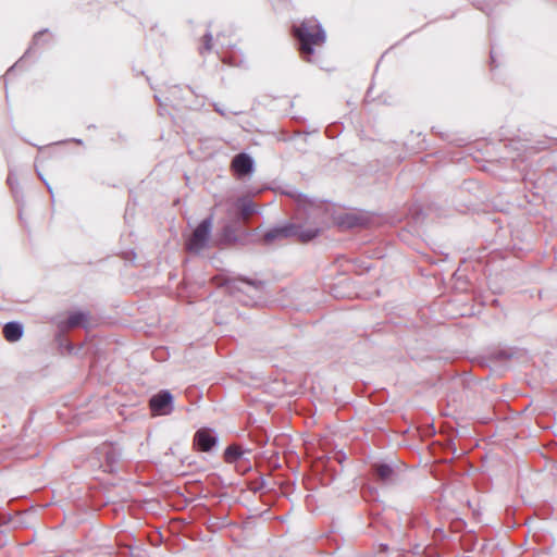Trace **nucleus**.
Masks as SVG:
<instances>
[{"instance_id":"nucleus-15","label":"nucleus","mask_w":557,"mask_h":557,"mask_svg":"<svg viewBox=\"0 0 557 557\" xmlns=\"http://www.w3.org/2000/svg\"><path fill=\"white\" fill-rule=\"evenodd\" d=\"M42 35V33H38L35 37H34V45H37L38 41H39V38L40 36Z\"/></svg>"},{"instance_id":"nucleus-9","label":"nucleus","mask_w":557,"mask_h":557,"mask_svg":"<svg viewBox=\"0 0 557 557\" xmlns=\"http://www.w3.org/2000/svg\"><path fill=\"white\" fill-rule=\"evenodd\" d=\"M215 283L218 286H225L226 290L230 293H234L236 289H239L237 286L238 284L255 285L252 282L249 281L230 277H216Z\"/></svg>"},{"instance_id":"nucleus-7","label":"nucleus","mask_w":557,"mask_h":557,"mask_svg":"<svg viewBox=\"0 0 557 557\" xmlns=\"http://www.w3.org/2000/svg\"><path fill=\"white\" fill-rule=\"evenodd\" d=\"M3 335L8 342H17L23 336V325L18 322H9L3 327Z\"/></svg>"},{"instance_id":"nucleus-3","label":"nucleus","mask_w":557,"mask_h":557,"mask_svg":"<svg viewBox=\"0 0 557 557\" xmlns=\"http://www.w3.org/2000/svg\"><path fill=\"white\" fill-rule=\"evenodd\" d=\"M212 228V216L205 219L193 232L186 243L187 250L198 253L203 250L209 242Z\"/></svg>"},{"instance_id":"nucleus-11","label":"nucleus","mask_w":557,"mask_h":557,"mask_svg":"<svg viewBox=\"0 0 557 557\" xmlns=\"http://www.w3.org/2000/svg\"><path fill=\"white\" fill-rule=\"evenodd\" d=\"M376 475L385 483L392 481L394 475V469L388 465H377L375 467Z\"/></svg>"},{"instance_id":"nucleus-13","label":"nucleus","mask_w":557,"mask_h":557,"mask_svg":"<svg viewBox=\"0 0 557 557\" xmlns=\"http://www.w3.org/2000/svg\"><path fill=\"white\" fill-rule=\"evenodd\" d=\"M240 211L243 218L247 219L255 212V206L251 201L246 200L242 203Z\"/></svg>"},{"instance_id":"nucleus-14","label":"nucleus","mask_w":557,"mask_h":557,"mask_svg":"<svg viewBox=\"0 0 557 557\" xmlns=\"http://www.w3.org/2000/svg\"><path fill=\"white\" fill-rule=\"evenodd\" d=\"M211 41H212V36L210 33H207L205 35V45H203V48H201L200 50V53H203V51H209L211 49Z\"/></svg>"},{"instance_id":"nucleus-10","label":"nucleus","mask_w":557,"mask_h":557,"mask_svg":"<svg viewBox=\"0 0 557 557\" xmlns=\"http://www.w3.org/2000/svg\"><path fill=\"white\" fill-rule=\"evenodd\" d=\"M86 322H87V314L85 312H82V311L72 312V313H70V315L67 318L66 327L73 329V327L83 325Z\"/></svg>"},{"instance_id":"nucleus-2","label":"nucleus","mask_w":557,"mask_h":557,"mask_svg":"<svg viewBox=\"0 0 557 557\" xmlns=\"http://www.w3.org/2000/svg\"><path fill=\"white\" fill-rule=\"evenodd\" d=\"M320 230L317 227H305L297 224H285L283 226L274 227L268 231L263 239L267 244H272L289 237H297L301 242H309L318 236Z\"/></svg>"},{"instance_id":"nucleus-5","label":"nucleus","mask_w":557,"mask_h":557,"mask_svg":"<svg viewBox=\"0 0 557 557\" xmlns=\"http://www.w3.org/2000/svg\"><path fill=\"white\" fill-rule=\"evenodd\" d=\"M232 168L239 176H244L252 171L253 161L248 154L239 153L233 159Z\"/></svg>"},{"instance_id":"nucleus-4","label":"nucleus","mask_w":557,"mask_h":557,"mask_svg":"<svg viewBox=\"0 0 557 557\" xmlns=\"http://www.w3.org/2000/svg\"><path fill=\"white\" fill-rule=\"evenodd\" d=\"M149 407L153 416H166L174 409L173 396L166 391H160L149 400Z\"/></svg>"},{"instance_id":"nucleus-16","label":"nucleus","mask_w":557,"mask_h":557,"mask_svg":"<svg viewBox=\"0 0 557 557\" xmlns=\"http://www.w3.org/2000/svg\"><path fill=\"white\" fill-rule=\"evenodd\" d=\"M8 183L12 186V175L8 176Z\"/></svg>"},{"instance_id":"nucleus-8","label":"nucleus","mask_w":557,"mask_h":557,"mask_svg":"<svg viewBox=\"0 0 557 557\" xmlns=\"http://www.w3.org/2000/svg\"><path fill=\"white\" fill-rule=\"evenodd\" d=\"M364 220L357 213H346L338 219V225L345 228H354L363 225Z\"/></svg>"},{"instance_id":"nucleus-12","label":"nucleus","mask_w":557,"mask_h":557,"mask_svg":"<svg viewBox=\"0 0 557 557\" xmlns=\"http://www.w3.org/2000/svg\"><path fill=\"white\" fill-rule=\"evenodd\" d=\"M242 456V450L238 446H230L225 450V458L227 461H234Z\"/></svg>"},{"instance_id":"nucleus-1","label":"nucleus","mask_w":557,"mask_h":557,"mask_svg":"<svg viewBox=\"0 0 557 557\" xmlns=\"http://www.w3.org/2000/svg\"><path fill=\"white\" fill-rule=\"evenodd\" d=\"M294 33L299 40L302 58L307 61H310L313 48L325 41V33L314 18L305 20L299 26H294Z\"/></svg>"},{"instance_id":"nucleus-6","label":"nucleus","mask_w":557,"mask_h":557,"mask_svg":"<svg viewBox=\"0 0 557 557\" xmlns=\"http://www.w3.org/2000/svg\"><path fill=\"white\" fill-rule=\"evenodd\" d=\"M195 443L202 451H209L215 444L216 438L208 430H199L195 434Z\"/></svg>"}]
</instances>
